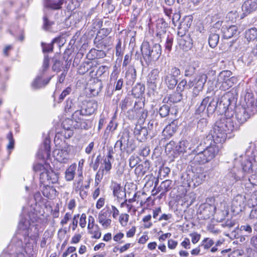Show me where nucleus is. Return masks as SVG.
<instances>
[{"mask_svg":"<svg viewBox=\"0 0 257 257\" xmlns=\"http://www.w3.org/2000/svg\"><path fill=\"white\" fill-rule=\"evenodd\" d=\"M234 98L232 94L227 93L219 97L212 94L201 99L195 106V114L200 116H209L212 114L217 108L220 113H224L225 116H229L234 106Z\"/></svg>","mask_w":257,"mask_h":257,"instance_id":"1","label":"nucleus"},{"mask_svg":"<svg viewBox=\"0 0 257 257\" xmlns=\"http://www.w3.org/2000/svg\"><path fill=\"white\" fill-rule=\"evenodd\" d=\"M233 111L230 112L229 116L221 117L215 123L210 134L205 139L209 142L213 141L215 144L224 143L227 137V134L233 130L238 128V125L234 122L233 117Z\"/></svg>","mask_w":257,"mask_h":257,"instance_id":"2","label":"nucleus"},{"mask_svg":"<svg viewBox=\"0 0 257 257\" xmlns=\"http://www.w3.org/2000/svg\"><path fill=\"white\" fill-rule=\"evenodd\" d=\"M219 148L213 141H206L204 138L193 150L194 160L199 164H205L212 160L218 154Z\"/></svg>","mask_w":257,"mask_h":257,"instance_id":"3","label":"nucleus"},{"mask_svg":"<svg viewBox=\"0 0 257 257\" xmlns=\"http://www.w3.org/2000/svg\"><path fill=\"white\" fill-rule=\"evenodd\" d=\"M141 52L146 64L149 65L152 61H156L160 58L161 46L159 44L150 45L148 42L143 43L141 46Z\"/></svg>","mask_w":257,"mask_h":257,"instance_id":"4","label":"nucleus"},{"mask_svg":"<svg viewBox=\"0 0 257 257\" xmlns=\"http://www.w3.org/2000/svg\"><path fill=\"white\" fill-rule=\"evenodd\" d=\"M134 103L133 100L129 97H125L124 99L122 100L119 103V107H120L121 111L125 112L128 109L127 113L128 116L130 119L137 118L138 116V113H142V117L144 118L147 116V112L145 113L143 109L141 108L138 109L136 108V105L137 102H135V105L132 108H130Z\"/></svg>","mask_w":257,"mask_h":257,"instance_id":"5","label":"nucleus"},{"mask_svg":"<svg viewBox=\"0 0 257 257\" xmlns=\"http://www.w3.org/2000/svg\"><path fill=\"white\" fill-rule=\"evenodd\" d=\"M207 79L206 74H200L194 79H190V87H193L192 103H195L197 100H200L198 93L203 90Z\"/></svg>","mask_w":257,"mask_h":257,"instance_id":"6","label":"nucleus"},{"mask_svg":"<svg viewBox=\"0 0 257 257\" xmlns=\"http://www.w3.org/2000/svg\"><path fill=\"white\" fill-rule=\"evenodd\" d=\"M180 74V70L176 67H169L167 70H165L163 79L169 89H172L175 88L178 83L177 78Z\"/></svg>","mask_w":257,"mask_h":257,"instance_id":"7","label":"nucleus"},{"mask_svg":"<svg viewBox=\"0 0 257 257\" xmlns=\"http://www.w3.org/2000/svg\"><path fill=\"white\" fill-rule=\"evenodd\" d=\"M86 116L82 114V112L76 110L72 114V118L74 122V125L75 129L88 130L92 125V121L87 119Z\"/></svg>","mask_w":257,"mask_h":257,"instance_id":"8","label":"nucleus"},{"mask_svg":"<svg viewBox=\"0 0 257 257\" xmlns=\"http://www.w3.org/2000/svg\"><path fill=\"white\" fill-rule=\"evenodd\" d=\"M58 180V176L52 170H45L40 174V181L42 184L49 186Z\"/></svg>","mask_w":257,"mask_h":257,"instance_id":"9","label":"nucleus"},{"mask_svg":"<svg viewBox=\"0 0 257 257\" xmlns=\"http://www.w3.org/2000/svg\"><path fill=\"white\" fill-rule=\"evenodd\" d=\"M251 109H247L242 106H237L235 108V118L236 119L238 125L242 124L250 117L252 113Z\"/></svg>","mask_w":257,"mask_h":257,"instance_id":"10","label":"nucleus"},{"mask_svg":"<svg viewBox=\"0 0 257 257\" xmlns=\"http://www.w3.org/2000/svg\"><path fill=\"white\" fill-rule=\"evenodd\" d=\"M129 140V134L127 132H122L119 139L115 144L114 148H119L121 153H128V149L131 146Z\"/></svg>","mask_w":257,"mask_h":257,"instance_id":"11","label":"nucleus"},{"mask_svg":"<svg viewBox=\"0 0 257 257\" xmlns=\"http://www.w3.org/2000/svg\"><path fill=\"white\" fill-rule=\"evenodd\" d=\"M97 108V103L95 100H90L86 102L84 104L82 102L80 109L77 110L81 111L82 114L85 116L90 115L93 114Z\"/></svg>","mask_w":257,"mask_h":257,"instance_id":"12","label":"nucleus"},{"mask_svg":"<svg viewBox=\"0 0 257 257\" xmlns=\"http://www.w3.org/2000/svg\"><path fill=\"white\" fill-rule=\"evenodd\" d=\"M30 222L29 220L26 218H22L19 222L18 228L20 233L22 234L26 241L30 237Z\"/></svg>","mask_w":257,"mask_h":257,"instance_id":"13","label":"nucleus"},{"mask_svg":"<svg viewBox=\"0 0 257 257\" xmlns=\"http://www.w3.org/2000/svg\"><path fill=\"white\" fill-rule=\"evenodd\" d=\"M221 32L223 38L226 39L237 36L239 33L238 27L236 25H224L221 28Z\"/></svg>","mask_w":257,"mask_h":257,"instance_id":"14","label":"nucleus"},{"mask_svg":"<svg viewBox=\"0 0 257 257\" xmlns=\"http://www.w3.org/2000/svg\"><path fill=\"white\" fill-rule=\"evenodd\" d=\"M200 214L203 219H209L215 213V207L210 204H202L199 208Z\"/></svg>","mask_w":257,"mask_h":257,"instance_id":"15","label":"nucleus"},{"mask_svg":"<svg viewBox=\"0 0 257 257\" xmlns=\"http://www.w3.org/2000/svg\"><path fill=\"white\" fill-rule=\"evenodd\" d=\"M73 119L66 118L62 122V125L64 128V131L62 132L64 137L68 139L72 136L73 132L72 129L74 128Z\"/></svg>","mask_w":257,"mask_h":257,"instance_id":"16","label":"nucleus"},{"mask_svg":"<svg viewBox=\"0 0 257 257\" xmlns=\"http://www.w3.org/2000/svg\"><path fill=\"white\" fill-rule=\"evenodd\" d=\"M82 102L78 101L75 98L69 97L66 101L65 110L66 112H75L80 109Z\"/></svg>","mask_w":257,"mask_h":257,"instance_id":"17","label":"nucleus"},{"mask_svg":"<svg viewBox=\"0 0 257 257\" xmlns=\"http://www.w3.org/2000/svg\"><path fill=\"white\" fill-rule=\"evenodd\" d=\"M160 71L158 69H154L149 73L147 82L150 87L153 89L156 88L157 84L160 81Z\"/></svg>","mask_w":257,"mask_h":257,"instance_id":"18","label":"nucleus"},{"mask_svg":"<svg viewBox=\"0 0 257 257\" xmlns=\"http://www.w3.org/2000/svg\"><path fill=\"white\" fill-rule=\"evenodd\" d=\"M252 163L249 160H244L241 164L242 170H239L235 173L234 178L236 180H240L243 178V172H249L252 170Z\"/></svg>","mask_w":257,"mask_h":257,"instance_id":"19","label":"nucleus"},{"mask_svg":"<svg viewBox=\"0 0 257 257\" xmlns=\"http://www.w3.org/2000/svg\"><path fill=\"white\" fill-rule=\"evenodd\" d=\"M257 9V0H246L242 6L244 13L249 14Z\"/></svg>","mask_w":257,"mask_h":257,"instance_id":"20","label":"nucleus"},{"mask_svg":"<svg viewBox=\"0 0 257 257\" xmlns=\"http://www.w3.org/2000/svg\"><path fill=\"white\" fill-rule=\"evenodd\" d=\"M68 148H64L61 150H55L54 152L56 160L61 163H66L69 159Z\"/></svg>","mask_w":257,"mask_h":257,"instance_id":"21","label":"nucleus"},{"mask_svg":"<svg viewBox=\"0 0 257 257\" xmlns=\"http://www.w3.org/2000/svg\"><path fill=\"white\" fill-rule=\"evenodd\" d=\"M134 134L137 140L140 142H144L147 139L148 135V131L147 127L137 125L134 130Z\"/></svg>","mask_w":257,"mask_h":257,"instance_id":"22","label":"nucleus"},{"mask_svg":"<svg viewBox=\"0 0 257 257\" xmlns=\"http://www.w3.org/2000/svg\"><path fill=\"white\" fill-rule=\"evenodd\" d=\"M64 0H44V7L53 10H59L62 8Z\"/></svg>","mask_w":257,"mask_h":257,"instance_id":"23","label":"nucleus"},{"mask_svg":"<svg viewBox=\"0 0 257 257\" xmlns=\"http://www.w3.org/2000/svg\"><path fill=\"white\" fill-rule=\"evenodd\" d=\"M178 129L177 121L174 120L163 130V133L166 137H172Z\"/></svg>","mask_w":257,"mask_h":257,"instance_id":"24","label":"nucleus"},{"mask_svg":"<svg viewBox=\"0 0 257 257\" xmlns=\"http://www.w3.org/2000/svg\"><path fill=\"white\" fill-rule=\"evenodd\" d=\"M207 177L205 172H197L194 174L192 178V181L194 186H198L204 181Z\"/></svg>","mask_w":257,"mask_h":257,"instance_id":"25","label":"nucleus"},{"mask_svg":"<svg viewBox=\"0 0 257 257\" xmlns=\"http://www.w3.org/2000/svg\"><path fill=\"white\" fill-rule=\"evenodd\" d=\"M107 213L106 212L101 211L98 216V222L104 228H107L110 225L111 220L110 219L107 218Z\"/></svg>","mask_w":257,"mask_h":257,"instance_id":"26","label":"nucleus"},{"mask_svg":"<svg viewBox=\"0 0 257 257\" xmlns=\"http://www.w3.org/2000/svg\"><path fill=\"white\" fill-rule=\"evenodd\" d=\"M150 168V163L148 161H145L143 164L139 165L135 169V172L139 176H144Z\"/></svg>","mask_w":257,"mask_h":257,"instance_id":"27","label":"nucleus"},{"mask_svg":"<svg viewBox=\"0 0 257 257\" xmlns=\"http://www.w3.org/2000/svg\"><path fill=\"white\" fill-rule=\"evenodd\" d=\"M173 108L169 104L162 105L159 109V113L161 117H165L168 116L170 113H173Z\"/></svg>","mask_w":257,"mask_h":257,"instance_id":"28","label":"nucleus"},{"mask_svg":"<svg viewBox=\"0 0 257 257\" xmlns=\"http://www.w3.org/2000/svg\"><path fill=\"white\" fill-rule=\"evenodd\" d=\"M106 56V53L102 50L91 49L87 54V57L89 59H93L95 58H103Z\"/></svg>","mask_w":257,"mask_h":257,"instance_id":"29","label":"nucleus"},{"mask_svg":"<svg viewBox=\"0 0 257 257\" xmlns=\"http://www.w3.org/2000/svg\"><path fill=\"white\" fill-rule=\"evenodd\" d=\"M245 37L248 41L256 40L257 37V29L251 28L247 30L245 32Z\"/></svg>","mask_w":257,"mask_h":257,"instance_id":"30","label":"nucleus"},{"mask_svg":"<svg viewBox=\"0 0 257 257\" xmlns=\"http://www.w3.org/2000/svg\"><path fill=\"white\" fill-rule=\"evenodd\" d=\"M145 86L141 84H137L133 87L132 91L133 94L135 97H140L143 95L145 92Z\"/></svg>","mask_w":257,"mask_h":257,"instance_id":"31","label":"nucleus"},{"mask_svg":"<svg viewBox=\"0 0 257 257\" xmlns=\"http://www.w3.org/2000/svg\"><path fill=\"white\" fill-rule=\"evenodd\" d=\"M125 77L131 82L135 81L136 78V71L134 66H130L125 73Z\"/></svg>","mask_w":257,"mask_h":257,"instance_id":"32","label":"nucleus"},{"mask_svg":"<svg viewBox=\"0 0 257 257\" xmlns=\"http://www.w3.org/2000/svg\"><path fill=\"white\" fill-rule=\"evenodd\" d=\"M219 36L216 33H211L208 38V43L210 47L215 48L218 44Z\"/></svg>","mask_w":257,"mask_h":257,"instance_id":"33","label":"nucleus"},{"mask_svg":"<svg viewBox=\"0 0 257 257\" xmlns=\"http://www.w3.org/2000/svg\"><path fill=\"white\" fill-rule=\"evenodd\" d=\"M231 75L232 72L230 71H223L219 73L217 78V82L222 85V83L226 81Z\"/></svg>","mask_w":257,"mask_h":257,"instance_id":"34","label":"nucleus"},{"mask_svg":"<svg viewBox=\"0 0 257 257\" xmlns=\"http://www.w3.org/2000/svg\"><path fill=\"white\" fill-rule=\"evenodd\" d=\"M254 100L252 94L249 93H246L244 96V101L245 102V108L252 109L254 105Z\"/></svg>","mask_w":257,"mask_h":257,"instance_id":"35","label":"nucleus"},{"mask_svg":"<svg viewBox=\"0 0 257 257\" xmlns=\"http://www.w3.org/2000/svg\"><path fill=\"white\" fill-rule=\"evenodd\" d=\"M58 38H55L53 40L51 43L47 44L44 42L41 43V46L42 51L44 53L51 52L53 50V44L55 43Z\"/></svg>","mask_w":257,"mask_h":257,"instance_id":"36","label":"nucleus"},{"mask_svg":"<svg viewBox=\"0 0 257 257\" xmlns=\"http://www.w3.org/2000/svg\"><path fill=\"white\" fill-rule=\"evenodd\" d=\"M76 166L71 165L65 172V178L67 181H71L73 179L75 175Z\"/></svg>","mask_w":257,"mask_h":257,"instance_id":"37","label":"nucleus"},{"mask_svg":"<svg viewBox=\"0 0 257 257\" xmlns=\"http://www.w3.org/2000/svg\"><path fill=\"white\" fill-rule=\"evenodd\" d=\"M189 147V143L186 140H182L179 142L175 147V151L180 152L184 153L186 152L187 148Z\"/></svg>","mask_w":257,"mask_h":257,"instance_id":"38","label":"nucleus"},{"mask_svg":"<svg viewBox=\"0 0 257 257\" xmlns=\"http://www.w3.org/2000/svg\"><path fill=\"white\" fill-rule=\"evenodd\" d=\"M237 83V78L233 76H230L226 81L222 83L221 85L222 88L224 89H228L231 87H232L234 84Z\"/></svg>","mask_w":257,"mask_h":257,"instance_id":"39","label":"nucleus"},{"mask_svg":"<svg viewBox=\"0 0 257 257\" xmlns=\"http://www.w3.org/2000/svg\"><path fill=\"white\" fill-rule=\"evenodd\" d=\"M244 204L243 198L241 195L236 196L233 200L232 205L241 210Z\"/></svg>","mask_w":257,"mask_h":257,"instance_id":"40","label":"nucleus"},{"mask_svg":"<svg viewBox=\"0 0 257 257\" xmlns=\"http://www.w3.org/2000/svg\"><path fill=\"white\" fill-rule=\"evenodd\" d=\"M115 49V55L118 57H120V59H121L123 54V51L124 50V47L122 46L120 39H118Z\"/></svg>","mask_w":257,"mask_h":257,"instance_id":"41","label":"nucleus"},{"mask_svg":"<svg viewBox=\"0 0 257 257\" xmlns=\"http://www.w3.org/2000/svg\"><path fill=\"white\" fill-rule=\"evenodd\" d=\"M192 88L190 87V80L187 82L185 79H182L178 84L177 89L178 91H182L185 89H190Z\"/></svg>","mask_w":257,"mask_h":257,"instance_id":"42","label":"nucleus"},{"mask_svg":"<svg viewBox=\"0 0 257 257\" xmlns=\"http://www.w3.org/2000/svg\"><path fill=\"white\" fill-rule=\"evenodd\" d=\"M172 184V181L170 180H166L162 182L158 188L159 191H162L163 192H166L170 190L171 188V185Z\"/></svg>","mask_w":257,"mask_h":257,"instance_id":"43","label":"nucleus"},{"mask_svg":"<svg viewBox=\"0 0 257 257\" xmlns=\"http://www.w3.org/2000/svg\"><path fill=\"white\" fill-rule=\"evenodd\" d=\"M52 61L53 62V64L52 67V70L56 72L60 71L61 70L63 62L57 59L56 56H55L52 58Z\"/></svg>","mask_w":257,"mask_h":257,"instance_id":"44","label":"nucleus"},{"mask_svg":"<svg viewBox=\"0 0 257 257\" xmlns=\"http://www.w3.org/2000/svg\"><path fill=\"white\" fill-rule=\"evenodd\" d=\"M148 128L150 130L154 128L156 131H159L162 128L161 123L156 119H152L148 122Z\"/></svg>","mask_w":257,"mask_h":257,"instance_id":"45","label":"nucleus"},{"mask_svg":"<svg viewBox=\"0 0 257 257\" xmlns=\"http://www.w3.org/2000/svg\"><path fill=\"white\" fill-rule=\"evenodd\" d=\"M182 99V95L179 91L174 92L171 94L169 97V100L170 102L176 103L180 102Z\"/></svg>","mask_w":257,"mask_h":257,"instance_id":"46","label":"nucleus"},{"mask_svg":"<svg viewBox=\"0 0 257 257\" xmlns=\"http://www.w3.org/2000/svg\"><path fill=\"white\" fill-rule=\"evenodd\" d=\"M121 193H123L124 197L126 198V193L125 192V189L124 191H122V188L119 184H116L113 186V194L114 196L117 197V198H120L119 195H121Z\"/></svg>","mask_w":257,"mask_h":257,"instance_id":"47","label":"nucleus"},{"mask_svg":"<svg viewBox=\"0 0 257 257\" xmlns=\"http://www.w3.org/2000/svg\"><path fill=\"white\" fill-rule=\"evenodd\" d=\"M239 229L241 233L246 236H249L252 231L251 226L247 224L241 225Z\"/></svg>","mask_w":257,"mask_h":257,"instance_id":"48","label":"nucleus"},{"mask_svg":"<svg viewBox=\"0 0 257 257\" xmlns=\"http://www.w3.org/2000/svg\"><path fill=\"white\" fill-rule=\"evenodd\" d=\"M214 243H215L213 239L210 238H205L202 241L200 246L203 247L205 249H209L214 244Z\"/></svg>","mask_w":257,"mask_h":257,"instance_id":"49","label":"nucleus"},{"mask_svg":"<svg viewBox=\"0 0 257 257\" xmlns=\"http://www.w3.org/2000/svg\"><path fill=\"white\" fill-rule=\"evenodd\" d=\"M89 231L90 234H93L92 238L95 239H99L101 237V232L100 231L99 228L97 225H95V226L93 228V229H89Z\"/></svg>","mask_w":257,"mask_h":257,"instance_id":"50","label":"nucleus"},{"mask_svg":"<svg viewBox=\"0 0 257 257\" xmlns=\"http://www.w3.org/2000/svg\"><path fill=\"white\" fill-rule=\"evenodd\" d=\"M94 43L98 49H102L106 47V40L100 39L99 38L96 37L94 40Z\"/></svg>","mask_w":257,"mask_h":257,"instance_id":"51","label":"nucleus"},{"mask_svg":"<svg viewBox=\"0 0 257 257\" xmlns=\"http://www.w3.org/2000/svg\"><path fill=\"white\" fill-rule=\"evenodd\" d=\"M43 28L46 31H48L50 29L51 26L54 24L53 21H50L47 16H44L43 18Z\"/></svg>","mask_w":257,"mask_h":257,"instance_id":"52","label":"nucleus"},{"mask_svg":"<svg viewBox=\"0 0 257 257\" xmlns=\"http://www.w3.org/2000/svg\"><path fill=\"white\" fill-rule=\"evenodd\" d=\"M95 88L91 89V91L93 95H97L101 91L103 85L101 81H97L94 84Z\"/></svg>","mask_w":257,"mask_h":257,"instance_id":"53","label":"nucleus"},{"mask_svg":"<svg viewBox=\"0 0 257 257\" xmlns=\"http://www.w3.org/2000/svg\"><path fill=\"white\" fill-rule=\"evenodd\" d=\"M173 42V38L172 36H168L166 38V42L165 43V50L167 51L169 53L172 49V47Z\"/></svg>","mask_w":257,"mask_h":257,"instance_id":"54","label":"nucleus"},{"mask_svg":"<svg viewBox=\"0 0 257 257\" xmlns=\"http://www.w3.org/2000/svg\"><path fill=\"white\" fill-rule=\"evenodd\" d=\"M41 77H37L32 83V87L34 89H39L44 87L43 82L41 81Z\"/></svg>","mask_w":257,"mask_h":257,"instance_id":"55","label":"nucleus"},{"mask_svg":"<svg viewBox=\"0 0 257 257\" xmlns=\"http://www.w3.org/2000/svg\"><path fill=\"white\" fill-rule=\"evenodd\" d=\"M202 117L203 118H201L199 120L197 124V128L199 130H200L201 132H203L204 129H206L207 124L208 123L207 120L206 118L204 117L205 116Z\"/></svg>","mask_w":257,"mask_h":257,"instance_id":"56","label":"nucleus"},{"mask_svg":"<svg viewBox=\"0 0 257 257\" xmlns=\"http://www.w3.org/2000/svg\"><path fill=\"white\" fill-rule=\"evenodd\" d=\"M50 59L47 54H44V60L42 66V72L44 73L49 67Z\"/></svg>","mask_w":257,"mask_h":257,"instance_id":"57","label":"nucleus"},{"mask_svg":"<svg viewBox=\"0 0 257 257\" xmlns=\"http://www.w3.org/2000/svg\"><path fill=\"white\" fill-rule=\"evenodd\" d=\"M195 68L191 65L188 66L185 70L184 75L186 77H191L195 72Z\"/></svg>","mask_w":257,"mask_h":257,"instance_id":"58","label":"nucleus"},{"mask_svg":"<svg viewBox=\"0 0 257 257\" xmlns=\"http://www.w3.org/2000/svg\"><path fill=\"white\" fill-rule=\"evenodd\" d=\"M223 244V242L220 240H218L214 243V245L212 246L210 249L211 252L214 253L217 251L221 250V246Z\"/></svg>","mask_w":257,"mask_h":257,"instance_id":"59","label":"nucleus"},{"mask_svg":"<svg viewBox=\"0 0 257 257\" xmlns=\"http://www.w3.org/2000/svg\"><path fill=\"white\" fill-rule=\"evenodd\" d=\"M7 139L9 141V143L7 146L8 150H12L14 148L15 140L13 138V134L12 132H10L7 135Z\"/></svg>","mask_w":257,"mask_h":257,"instance_id":"60","label":"nucleus"},{"mask_svg":"<svg viewBox=\"0 0 257 257\" xmlns=\"http://www.w3.org/2000/svg\"><path fill=\"white\" fill-rule=\"evenodd\" d=\"M71 91V88L69 87H68L65 89H64L59 96L58 102L60 103L62 102L65 98V97L70 94Z\"/></svg>","mask_w":257,"mask_h":257,"instance_id":"61","label":"nucleus"},{"mask_svg":"<svg viewBox=\"0 0 257 257\" xmlns=\"http://www.w3.org/2000/svg\"><path fill=\"white\" fill-rule=\"evenodd\" d=\"M41 191L43 195L47 197H49L50 195V191H53L52 188L50 187V185L45 186L43 185V186H41Z\"/></svg>","mask_w":257,"mask_h":257,"instance_id":"62","label":"nucleus"},{"mask_svg":"<svg viewBox=\"0 0 257 257\" xmlns=\"http://www.w3.org/2000/svg\"><path fill=\"white\" fill-rule=\"evenodd\" d=\"M150 152V148L147 146H143L140 150V155L144 157L147 156L149 155Z\"/></svg>","mask_w":257,"mask_h":257,"instance_id":"63","label":"nucleus"},{"mask_svg":"<svg viewBox=\"0 0 257 257\" xmlns=\"http://www.w3.org/2000/svg\"><path fill=\"white\" fill-rule=\"evenodd\" d=\"M132 53H129L124 56V60L122 63L123 67H126L131 61Z\"/></svg>","mask_w":257,"mask_h":257,"instance_id":"64","label":"nucleus"}]
</instances>
